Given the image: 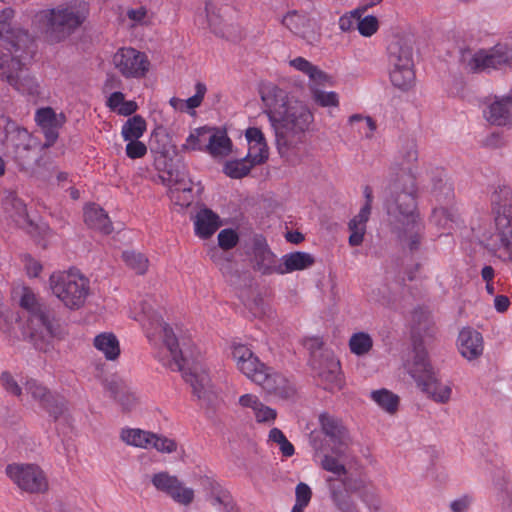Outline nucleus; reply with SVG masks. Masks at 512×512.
<instances>
[{"mask_svg":"<svg viewBox=\"0 0 512 512\" xmlns=\"http://www.w3.org/2000/svg\"><path fill=\"white\" fill-rule=\"evenodd\" d=\"M255 165L245 156L242 159L227 161L224 165V173L234 179H240L249 174Z\"/></svg>","mask_w":512,"mask_h":512,"instance_id":"obj_45","label":"nucleus"},{"mask_svg":"<svg viewBox=\"0 0 512 512\" xmlns=\"http://www.w3.org/2000/svg\"><path fill=\"white\" fill-rule=\"evenodd\" d=\"M389 78L402 91L410 89L415 81L413 47L409 41L393 37L387 46Z\"/></svg>","mask_w":512,"mask_h":512,"instance_id":"obj_6","label":"nucleus"},{"mask_svg":"<svg viewBox=\"0 0 512 512\" xmlns=\"http://www.w3.org/2000/svg\"><path fill=\"white\" fill-rule=\"evenodd\" d=\"M49 284L53 295L69 309L82 307L89 294V280L75 270L54 272Z\"/></svg>","mask_w":512,"mask_h":512,"instance_id":"obj_7","label":"nucleus"},{"mask_svg":"<svg viewBox=\"0 0 512 512\" xmlns=\"http://www.w3.org/2000/svg\"><path fill=\"white\" fill-rule=\"evenodd\" d=\"M0 143L7 156L21 167L31 162V154L38 148V141L27 129L18 125L8 117H0Z\"/></svg>","mask_w":512,"mask_h":512,"instance_id":"obj_5","label":"nucleus"},{"mask_svg":"<svg viewBox=\"0 0 512 512\" xmlns=\"http://www.w3.org/2000/svg\"><path fill=\"white\" fill-rule=\"evenodd\" d=\"M282 23L291 32L299 35L308 43H313L318 39V35L314 30V23L305 14L290 11L283 17Z\"/></svg>","mask_w":512,"mask_h":512,"instance_id":"obj_22","label":"nucleus"},{"mask_svg":"<svg viewBox=\"0 0 512 512\" xmlns=\"http://www.w3.org/2000/svg\"><path fill=\"white\" fill-rule=\"evenodd\" d=\"M34 53L35 51L27 55L21 50L18 53L6 54L0 61V78L23 94H38L37 80L25 70V60L32 58Z\"/></svg>","mask_w":512,"mask_h":512,"instance_id":"obj_10","label":"nucleus"},{"mask_svg":"<svg viewBox=\"0 0 512 512\" xmlns=\"http://www.w3.org/2000/svg\"><path fill=\"white\" fill-rule=\"evenodd\" d=\"M35 121L41 128L58 123L57 115L50 107L38 109L35 114Z\"/></svg>","mask_w":512,"mask_h":512,"instance_id":"obj_58","label":"nucleus"},{"mask_svg":"<svg viewBox=\"0 0 512 512\" xmlns=\"http://www.w3.org/2000/svg\"><path fill=\"white\" fill-rule=\"evenodd\" d=\"M1 383L4 387V389L14 395V396H17V397H20L22 395V389L21 387L18 385V383L15 381V379L13 378V376L5 371L1 374Z\"/></svg>","mask_w":512,"mask_h":512,"instance_id":"obj_64","label":"nucleus"},{"mask_svg":"<svg viewBox=\"0 0 512 512\" xmlns=\"http://www.w3.org/2000/svg\"><path fill=\"white\" fill-rule=\"evenodd\" d=\"M231 148L232 142L226 132L214 129L206 151L213 157H224L230 153Z\"/></svg>","mask_w":512,"mask_h":512,"instance_id":"obj_36","label":"nucleus"},{"mask_svg":"<svg viewBox=\"0 0 512 512\" xmlns=\"http://www.w3.org/2000/svg\"><path fill=\"white\" fill-rule=\"evenodd\" d=\"M261 99L271 126H275V123H278L279 117L286 111V107L293 103L288 98L286 91L275 85L265 87L261 92Z\"/></svg>","mask_w":512,"mask_h":512,"instance_id":"obj_17","label":"nucleus"},{"mask_svg":"<svg viewBox=\"0 0 512 512\" xmlns=\"http://www.w3.org/2000/svg\"><path fill=\"white\" fill-rule=\"evenodd\" d=\"M25 390L31 394L32 398L40 403L42 407L57 419L63 412L64 401L63 398L55 397L46 387L39 384L34 379H29L25 383Z\"/></svg>","mask_w":512,"mask_h":512,"instance_id":"obj_20","label":"nucleus"},{"mask_svg":"<svg viewBox=\"0 0 512 512\" xmlns=\"http://www.w3.org/2000/svg\"><path fill=\"white\" fill-rule=\"evenodd\" d=\"M486 119L493 125L504 126L512 119V96L496 97L485 111Z\"/></svg>","mask_w":512,"mask_h":512,"instance_id":"obj_25","label":"nucleus"},{"mask_svg":"<svg viewBox=\"0 0 512 512\" xmlns=\"http://www.w3.org/2000/svg\"><path fill=\"white\" fill-rule=\"evenodd\" d=\"M86 14L85 4L75 0L56 8L38 12L33 23L48 41L60 42L84 22Z\"/></svg>","mask_w":512,"mask_h":512,"instance_id":"obj_2","label":"nucleus"},{"mask_svg":"<svg viewBox=\"0 0 512 512\" xmlns=\"http://www.w3.org/2000/svg\"><path fill=\"white\" fill-rule=\"evenodd\" d=\"M322 359H317L314 354L312 369L320 385L328 391H338L343 387L344 380L341 373L340 362L332 352L321 354Z\"/></svg>","mask_w":512,"mask_h":512,"instance_id":"obj_14","label":"nucleus"},{"mask_svg":"<svg viewBox=\"0 0 512 512\" xmlns=\"http://www.w3.org/2000/svg\"><path fill=\"white\" fill-rule=\"evenodd\" d=\"M349 123H359L358 132L368 139L373 136L376 129L374 120L369 116L363 117L360 114H353L349 117Z\"/></svg>","mask_w":512,"mask_h":512,"instance_id":"obj_54","label":"nucleus"},{"mask_svg":"<svg viewBox=\"0 0 512 512\" xmlns=\"http://www.w3.org/2000/svg\"><path fill=\"white\" fill-rule=\"evenodd\" d=\"M252 350L244 344H233L232 345V357L239 368L243 363L251 357Z\"/></svg>","mask_w":512,"mask_h":512,"instance_id":"obj_63","label":"nucleus"},{"mask_svg":"<svg viewBox=\"0 0 512 512\" xmlns=\"http://www.w3.org/2000/svg\"><path fill=\"white\" fill-rule=\"evenodd\" d=\"M219 216L210 209H202L197 213L195 232L201 238H209L219 228Z\"/></svg>","mask_w":512,"mask_h":512,"instance_id":"obj_33","label":"nucleus"},{"mask_svg":"<svg viewBox=\"0 0 512 512\" xmlns=\"http://www.w3.org/2000/svg\"><path fill=\"white\" fill-rule=\"evenodd\" d=\"M14 16L15 12L10 7L0 12V40L9 53L23 50L27 55H31L34 52V39L27 31L11 26Z\"/></svg>","mask_w":512,"mask_h":512,"instance_id":"obj_12","label":"nucleus"},{"mask_svg":"<svg viewBox=\"0 0 512 512\" xmlns=\"http://www.w3.org/2000/svg\"><path fill=\"white\" fill-rule=\"evenodd\" d=\"M127 141L128 143L126 145L125 152L129 158L137 159L146 155L147 147L143 142L139 141V139Z\"/></svg>","mask_w":512,"mask_h":512,"instance_id":"obj_61","label":"nucleus"},{"mask_svg":"<svg viewBox=\"0 0 512 512\" xmlns=\"http://www.w3.org/2000/svg\"><path fill=\"white\" fill-rule=\"evenodd\" d=\"M307 76L309 78V89L311 92L312 87L319 88L320 86L331 85V77L316 65L313 66Z\"/></svg>","mask_w":512,"mask_h":512,"instance_id":"obj_56","label":"nucleus"},{"mask_svg":"<svg viewBox=\"0 0 512 512\" xmlns=\"http://www.w3.org/2000/svg\"><path fill=\"white\" fill-rule=\"evenodd\" d=\"M257 423L272 424L277 418V411L264 403H261L257 413L254 415Z\"/></svg>","mask_w":512,"mask_h":512,"instance_id":"obj_62","label":"nucleus"},{"mask_svg":"<svg viewBox=\"0 0 512 512\" xmlns=\"http://www.w3.org/2000/svg\"><path fill=\"white\" fill-rule=\"evenodd\" d=\"M406 369L418 387L436 374L428 360L427 352L421 345L414 347L413 361L407 363Z\"/></svg>","mask_w":512,"mask_h":512,"instance_id":"obj_23","label":"nucleus"},{"mask_svg":"<svg viewBox=\"0 0 512 512\" xmlns=\"http://www.w3.org/2000/svg\"><path fill=\"white\" fill-rule=\"evenodd\" d=\"M143 318L140 321H145L143 326L146 331L147 338L155 345L158 341H162L164 347L169 353L174 366L179 370H184L186 366V357L183 351L179 348L178 340L173 330L166 324L162 318L157 314H151L143 309Z\"/></svg>","mask_w":512,"mask_h":512,"instance_id":"obj_11","label":"nucleus"},{"mask_svg":"<svg viewBox=\"0 0 512 512\" xmlns=\"http://www.w3.org/2000/svg\"><path fill=\"white\" fill-rule=\"evenodd\" d=\"M213 128L200 127L195 129L186 139L185 147L191 150H207L208 142L213 132Z\"/></svg>","mask_w":512,"mask_h":512,"instance_id":"obj_42","label":"nucleus"},{"mask_svg":"<svg viewBox=\"0 0 512 512\" xmlns=\"http://www.w3.org/2000/svg\"><path fill=\"white\" fill-rule=\"evenodd\" d=\"M245 137L249 144L246 156L252 162V165L256 166L264 163L268 159L269 153L263 132L257 127H250L246 130Z\"/></svg>","mask_w":512,"mask_h":512,"instance_id":"obj_24","label":"nucleus"},{"mask_svg":"<svg viewBox=\"0 0 512 512\" xmlns=\"http://www.w3.org/2000/svg\"><path fill=\"white\" fill-rule=\"evenodd\" d=\"M371 398L388 413H394L398 408L399 397L387 389L372 391Z\"/></svg>","mask_w":512,"mask_h":512,"instance_id":"obj_46","label":"nucleus"},{"mask_svg":"<svg viewBox=\"0 0 512 512\" xmlns=\"http://www.w3.org/2000/svg\"><path fill=\"white\" fill-rule=\"evenodd\" d=\"M373 347V339L366 332H356L349 339L350 351L357 356L368 354Z\"/></svg>","mask_w":512,"mask_h":512,"instance_id":"obj_44","label":"nucleus"},{"mask_svg":"<svg viewBox=\"0 0 512 512\" xmlns=\"http://www.w3.org/2000/svg\"><path fill=\"white\" fill-rule=\"evenodd\" d=\"M126 15L130 22V27L148 26L153 21V13L144 6L130 8L127 10Z\"/></svg>","mask_w":512,"mask_h":512,"instance_id":"obj_47","label":"nucleus"},{"mask_svg":"<svg viewBox=\"0 0 512 512\" xmlns=\"http://www.w3.org/2000/svg\"><path fill=\"white\" fill-rule=\"evenodd\" d=\"M254 260L256 268L263 274H278L281 268V260L279 261L270 249L260 244L254 248Z\"/></svg>","mask_w":512,"mask_h":512,"instance_id":"obj_32","label":"nucleus"},{"mask_svg":"<svg viewBox=\"0 0 512 512\" xmlns=\"http://www.w3.org/2000/svg\"><path fill=\"white\" fill-rule=\"evenodd\" d=\"M401 156V168L398 174L409 173L412 174L411 165L417 161L418 152L416 144L413 141H408L400 151Z\"/></svg>","mask_w":512,"mask_h":512,"instance_id":"obj_48","label":"nucleus"},{"mask_svg":"<svg viewBox=\"0 0 512 512\" xmlns=\"http://www.w3.org/2000/svg\"><path fill=\"white\" fill-rule=\"evenodd\" d=\"M314 448L316 450L315 456L320 459V465L324 470L331 472L337 477L346 475L347 470L344 464H342L338 459L341 455L334 454L335 456H332L322 448L318 447L316 443H314Z\"/></svg>","mask_w":512,"mask_h":512,"instance_id":"obj_38","label":"nucleus"},{"mask_svg":"<svg viewBox=\"0 0 512 512\" xmlns=\"http://www.w3.org/2000/svg\"><path fill=\"white\" fill-rule=\"evenodd\" d=\"M120 437L128 445L149 449L152 432L144 431L141 429L127 428L122 429Z\"/></svg>","mask_w":512,"mask_h":512,"instance_id":"obj_41","label":"nucleus"},{"mask_svg":"<svg viewBox=\"0 0 512 512\" xmlns=\"http://www.w3.org/2000/svg\"><path fill=\"white\" fill-rule=\"evenodd\" d=\"M312 99L313 101L325 108H338L339 107V96L334 91H324L317 87H312Z\"/></svg>","mask_w":512,"mask_h":512,"instance_id":"obj_50","label":"nucleus"},{"mask_svg":"<svg viewBox=\"0 0 512 512\" xmlns=\"http://www.w3.org/2000/svg\"><path fill=\"white\" fill-rule=\"evenodd\" d=\"M185 380L190 383L193 393L199 398H207L211 392V379L205 370L194 367L189 373H185Z\"/></svg>","mask_w":512,"mask_h":512,"instance_id":"obj_34","label":"nucleus"},{"mask_svg":"<svg viewBox=\"0 0 512 512\" xmlns=\"http://www.w3.org/2000/svg\"><path fill=\"white\" fill-rule=\"evenodd\" d=\"M330 495L333 504L339 512H360L357 504L352 500L348 494V490L342 491L336 489L333 485L330 486Z\"/></svg>","mask_w":512,"mask_h":512,"instance_id":"obj_43","label":"nucleus"},{"mask_svg":"<svg viewBox=\"0 0 512 512\" xmlns=\"http://www.w3.org/2000/svg\"><path fill=\"white\" fill-rule=\"evenodd\" d=\"M94 346L108 360H115L120 354L119 341L112 333H102L94 338Z\"/></svg>","mask_w":512,"mask_h":512,"instance_id":"obj_37","label":"nucleus"},{"mask_svg":"<svg viewBox=\"0 0 512 512\" xmlns=\"http://www.w3.org/2000/svg\"><path fill=\"white\" fill-rule=\"evenodd\" d=\"M265 368L266 365L252 353L251 357H249L238 370L255 383L257 375L261 374Z\"/></svg>","mask_w":512,"mask_h":512,"instance_id":"obj_51","label":"nucleus"},{"mask_svg":"<svg viewBox=\"0 0 512 512\" xmlns=\"http://www.w3.org/2000/svg\"><path fill=\"white\" fill-rule=\"evenodd\" d=\"M230 10L227 5L218 7L211 0L205 2L207 20L213 33L229 40H236L240 36V29L239 25L228 17Z\"/></svg>","mask_w":512,"mask_h":512,"instance_id":"obj_16","label":"nucleus"},{"mask_svg":"<svg viewBox=\"0 0 512 512\" xmlns=\"http://www.w3.org/2000/svg\"><path fill=\"white\" fill-rule=\"evenodd\" d=\"M146 131V121L140 115L130 117L122 126L121 135L124 140H136Z\"/></svg>","mask_w":512,"mask_h":512,"instance_id":"obj_40","label":"nucleus"},{"mask_svg":"<svg viewBox=\"0 0 512 512\" xmlns=\"http://www.w3.org/2000/svg\"><path fill=\"white\" fill-rule=\"evenodd\" d=\"M178 478L174 475H170L168 472H159L155 473L151 477V482L153 486L160 492L165 493L166 495H172L173 488L175 484H177Z\"/></svg>","mask_w":512,"mask_h":512,"instance_id":"obj_49","label":"nucleus"},{"mask_svg":"<svg viewBox=\"0 0 512 512\" xmlns=\"http://www.w3.org/2000/svg\"><path fill=\"white\" fill-rule=\"evenodd\" d=\"M175 487L172 490L173 494L168 495L173 501L184 506H188L194 501L195 494L192 488L186 487L179 479Z\"/></svg>","mask_w":512,"mask_h":512,"instance_id":"obj_53","label":"nucleus"},{"mask_svg":"<svg viewBox=\"0 0 512 512\" xmlns=\"http://www.w3.org/2000/svg\"><path fill=\"white\" fill-rule=\"evenodd\" d=\"M309 108L299 101H293L272 126L275 131L277 149L282 157H289L298 144L303 142L304 133L313 122Z\"/></svg>","mask_w":512,"mask_h":512,"instance_id":"obj_4","label":"nucleus"},{"mask_svg":"<svg viewBox=\"0 0 512 512\" xmlns=\"http://www.w3.org/2000/svg\"><path fill=\"white\" fill-rule=\"evenodd\" d=\"M167 176H161L163 182L171 188V193L174 191H182L183 193H190L192 191V182L188 178L186 168L183 164L175 165L167 171Z\"/></svg>","mask_w":512,"mask_h":512,"instance_id":"obj_30","label":"nucleus"},{"mask_svg":"<svg viewBox=\"0 0 512 512\" xmlns=\"http://www.w3.org/2000/svg\"><path fill=\"white\" fill-rule=\"evenodd\" d=\"M460 354L468 361L475 360L483 354L484 341L480 332L470 327L463 328L457 339Z\"/></svg>","mask_w":512,"mask_h":512,"instance_id":"obj_21","label":"nucleus"},{"mask_svg":"<svg viewBox=\"0 0 512 512\" xmlns=\"http://www.w3.org/2000/svg\"><path fill=\"white\" fill-rule=\"evenodd\" d=\"M386 209L398 237L410 250L420 244L421 223L416 214V184L413 174H397L389 185Z\"/></svg>","mask_w":512,"mask_h":512,"instance_id":"obj_1","label":"nucleus"},{"mask_svg":"<svg viewBox=\"0 0 512 512\" xmlns=\"http://www.w3.org/2000/svg\"><path fill=\"white\" fill-rule=\"evenodd\" d=\"M84 221L89 228L103 234H110L113 230L108 215L101 207L95 204H89L84 208Z\"/></svg>","mask_w":512,"mask_h":512,"instance_id":"obj_28","label":"nucleus"},{"mask_svg":"<svg viewBox=\"0 0 512 512\" xmlns=\"http://www.w3.org/2000/svg\"><path fill=\"white\" fill-rule=\"evenodd\" d=\"M20 306L27 313V331L31 339H49L57 335V327L52 312L40 303L36 295L28 288L23 289Z\"/></svg>","mask_w":512,"mask_h":512,"instance_id":"obj_8","label":"nucleus"},{"mask_svg":"<svg viewBox=\"0 0 512 512\" xmlns=\"http://www.w3.org/2000/svg\"><path fill=\"white\" fill-rule=\"evenodd\" d=\"M238 235L232 229H224L218 234V244L223 250H229L238 243Z\"/></svg>","mask_w":512,"mask_h":512,"instance_id":"obj_59","label":"nucleus"},{"mask_svg":"<svg viewBox=\"0 0 512 512\" xmlns=\"http://www.w3.org/2000/svg\"><path fill=\"white\" fill-rule=\"evenodd\" d=\"M124 262L138 274L146 272L148 259L141 253L135 251H124L122 254Z\"/></svg>","mask_w":512,"mask_h":512,"instance_id":"obj_52","label":"nucleus"},{"mask_svg":"<svg viewBox=\"0 0 512 512\" xmlns=\"http://www.w3.org/2000/svg\"><path fill=\"white\" fill-rule=\"evenodd\" d=\"M357 29L362 36L370 37L378 30V20L374 16L358 17Z\"/></svg>","mask_w":512,"mask_h":512,"instance_id":"obj_57","label":"nucleus"},{"mask_svg":"<svg viewBox=\"0 0 512 512\" xmlns=\"http://www.w3.org/2000/svg\"><path fill=\"white\" fill-rule=\"evenodd\" d=\"M6 475L22 491L43 493L48 481L43 470L35 464L12 463L6 467Z\"/></svg>","mask_w":512,"mask_h":512,"instance_id":"obj_13","label":"nucleus"},{"mask_svg":"<svg viewBox=\"0 0 512 512\" xmlns=\"http://www.w3.org/2000/svg\"><path fill=\"white\" fill-rule=\"evenodd\" d=\"M320 423L323 433L332 444V454L344 455L345 449L350 443V437L341 421L328 414H322Z\"/></svg>","mask_w":512,"mask_h":512,"instance_id":"obj_18","label":"nucleus"},{"mask_svg":"<svg viewBox=\"0 0 512 512\" xmlns=\"http://www.w3.org/2000/svg\"><path fill=\"white\" fill-rule=\"evenodd\" d=\"M315 262L314 257L307 252H292L282 256L281 268L278 274L284 275L294 271L304 270L311 267Z\"/></svg>","mask_w":512,"mask_h":512,"instance_id":"obj_29","label":"nucleus"},{"mask_svg":"<svg viewBox=\"0 0 512 512\" xmlns=\"http://www.w3.org/2000/svg\"><path fill=\"white\" fill-rule=\"evenodd\" d=\"M205 486L209 489L210 503L213 507L220 510L232 499L228 490L224 489L216 480L207 478Z\"/></svg>","mask_w":512,"mask_h":512,"instance_id":"obj_39","label":"nucleus"},{"mask_svg":"<svg viewBox=\"0 0 512 512\" xmlns=\"http://www.w3.org/2000/svg\"><path fill=\"white\" fill-rule=\"evenodd\" d=\"M5 213L16 225L25 226L29 224L28 213L24 202L18 198L15 192L7 191L2 200Z\"/></svg>","mask_w":512,"mask_h":512,"instance_id":"obj_26","label":"nucleus"},{"mask_svg":"<svg viewBox=\"0 0 512 512\" xmlns=\"http://www.w3.org/2000/svg\"><path fill=\"white\" fill-rule=\"evenodd\" d=\"M495 212V232L487 240V249L499 260L512 264V191L499 187L491 198Z\"/></svg>","mask_w":512,"mask_h":512,"instance_id":"obj_3","label":"nucleus"},{"mask_svg":"<svg viewBox=\"0 0 512 512\" xmlns=\"http://www.w3.org/2000/svg\"><path fill=\"white\" fill-rule=\"evenodd\" d=\"M149 448H154L161 453H172L177 449V443L170 438L152 433Z\"/></svg>","mask_w":512,"mask_h":512,"instance_id":"obj_55","label":"nucleus"},{"mask_svg":"<svg viewBox=\"0 0 512 512\" xmlns=\"http://www.w3.org/2000/svg\"><path fill=\"white\" fill-rule=\"evenodd\" d=\"M195 94L184 101V106L187 109H195L199 107L204 99L207 87L202 82H197L195 85Z\"/></svg>","mask_w":512,"mask_h":512,"instance_id":"obj_60","label":"nucleus"},{"mask_svg":"<svg viewBox=\"0 0 512 512\" xmlns=\"http://www.w3.org/2000/svg\"><path fill=\"white\" fill-rule=\"evenodd\" d=\"M461 60L464 67L473 73L499 70L512 64V47L499 42L492 47L464 51Z\"/></svg>","mask_w":512,"mask_h":512,"instance_id":"obj_9","label":"nucleus"},{"mask_svg":"<svg viewBox=\"0 0 512 512\" xmlns=\"http://www.w3.org/2000/svg\"><path fill=\"white\" fill-rule=\"evenodd\" d=\"M106 389L125 410H129L136 403V396L131 387L119 377L111 378L106 383Z\"/></svg>","mask_w":512,"mask_h":512,"instance_id":"obj_27","label":"nucleus"},{"mask_svg":"<svg viewBox=\"0 0 512 512\" xmlns=\"http://www.w3.org/2000/svg\"><path fill=\"white\" fill-rule=\"evenodd\" d=\"M114 67L125 78H141L149 69L146 55L132 47L120 48L113 56Z\"/></svg>","mask_w":512,"mask_h":512,"instance_id":"obj_15","label":"nucleus"},{"mask_svg":"<svg viewBox=\"0 0 512 512\" xmlns=\"http://www.w3.org/2000/svg\"><path fill=\"white\" fill-rule=\"evenodd\" d=\"M255 383L269 394L283 399H289L295 393L293 385L284 376L267 366L261 374L257 375Z\"/></svg>","mask_w":512,"mask_h":512,"instance_id":"obj_19","label":"nucleus"},{"mask_svg":"<svg viewBox=\"0 0 512 512\" xmlns=\"http://www.w3.org/2000/svg\"><path fill=\"white\" fill-rule=\"evenodd\" d=\"M422 392H424L433 401L441 404L449 402L452 395V387L450 384L442 383L436 374L428 378L422 385L419 386Z\"/></svg>","mask_w":512,"mask_h":512,"instance_id":"obj_31","label":"nucleus"},{"mask_svg":"<svg viewBox=\"0 0 512 512\" xmlns=\"http://www.w3.org/2000/svg\"><path fill=\"white\" fill-rule=\"evenodd\" d=\"M369 217L370 216L367 215V212L364 210L359 211V213L349 221L348 229L350 236L348 242L350 246L355 247L362 244L366 233V223Z\"/></svg>","mask_w":512,"mask_h":512,"instance_id":"obj_35","label":"nucleus"}]
</instances>
